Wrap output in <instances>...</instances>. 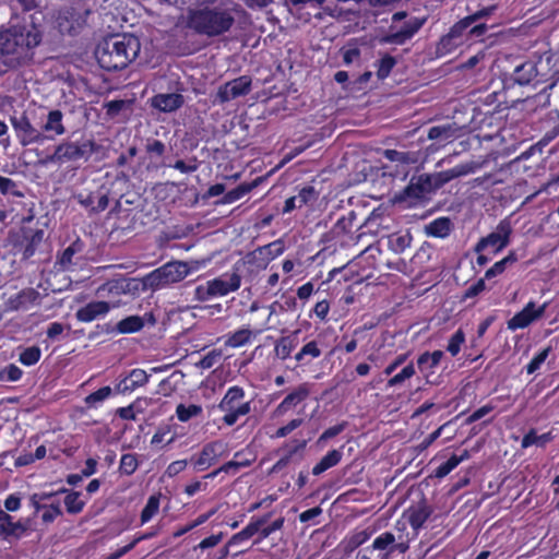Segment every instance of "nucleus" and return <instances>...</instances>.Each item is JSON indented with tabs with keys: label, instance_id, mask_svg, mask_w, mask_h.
<instances>
[{
	"label": "nucleus",
	"instance_id": "44",
	"mask_svg": "<svg viewBox=\"0 0 559 559\" xmlns=\"http://www.w3.org/2000/svg\"><path fill=\"white\" fill-rule=\"evenodd\" d=\"M294 197L298 202L299 207H302L304 205L313 203L318 198V193L313 187H305L299 191L297 195Z\"/></svg>",
	"mask_w": 559,
	"mask_h": 559
},
{
	"label": "nucleus",
	"instance_id": "10",
	"mask_svg": "<svg viewBox=\"0 0 559 559\" xmlns=\"http://www.w3.org/2000/svg\"><path fill=\"white\" fill-rule=\"evenodd\" d=\"M435 185V177L432 174H423L413 177L404 189L401 200L421 201L426 199L431 192L438 190Z\"/></svg>",
	"mask_w": 559,
	"mask_h": 559
},
{
	"label": "nucleus",
	"instance_id": "56",
	"mask_svg": "<svg viewBox=\"0 0 559 559\" xmlns=\"http://www.w3.org/2000/svg\"><path fill=\"white\" fill-rule=\"evenodd\" d=\"M211 298H214V296H213L212 288H211L209 281L206 283L201 284L195 287V289H194V299L195 300L205 301Z\"/></svg>",
	"mask_w": 559,
	"mask_h": 559
},
{
	"label": "nucleus",
	"instance_id": "11",
	"mask_svg": "<svg viewBox=\"0 0 559 559\" xmlns=\"http://www.w3.org/2000/svg\"><path fill=\"white\" fill-rule=\"evenodd\" d=\"M512 233V226L508 218H504L499 222L496 227V230L489 234L488 236L481 238L476 247V252H481L488 247H495V251L499 252L503 248H506L510 242V235Z\"/></svg>",
	"mask_w": 559,
	"mask_h": 559
},
{
	"label": "nucleus",
	"instance_id": "23",
	"mask_svg": "<svg viewBox=\"0 0 559 559\" xmlns=\"http://www.w3.org/2000/svg\"><path fill=\"white\" fill-rule=\"evenodd\" d=\"M155 322L156 320L152 313H145L143 317L130 316L117 323V331L122 334L134 333L140 331L145 323L154 325Z\"/></svg>",
	"mask_w": 559,
	"mask_h": 559
},
{
	"label": "nucleus",
	"instance_id": "19",
	"mask_svg": "<svg viewBox=\"0 0 559 559\" xmlns=\"http://www.w3.org/2000/svg\"><path fill=\"white\" fill-rule=\"evenodd\" d=\"M431 514L430 508L426 503H419L409 508L403 515V521L408 523L413 528V537H416L418 531L423 527L425 522Z\"/></svg>",
	"mask_w": 559,
	"mask_h": 559
},
{
	"label": "nucleus",
	"instance_id": "38",
	"mask_svg": "<svg viewBox=\"0 0 559 559\" xmlns=\"http://www.w3.org/2000/svg\"><path fill=\"white\" fill-rule=\"evenodd\" d=\"M516 260L518 258L515 253L510 252L506 258L496 262L490 269L486 271L485 278H491L501 274L509 263H514Z\"/></svg>",
	"mask_w": 559,
	"mask_h": 559
},
{
	"label": "nucleus",
	"instance_id": "49",
	"mask_svg": "<svg viewBox=\"0 0 559 559\" xmlns=\"http://www.w3.org/2000/svg\"><path fill=\"white\" fill-rule=\"evenodd\" d=\"M461 462H463V457H457V455H452L447 462L441 464L436 469L437 477H444L449 473H451Z\"/></svg>",
	"mask_w": 559,
	"mask_h": 559
},
{
	"label": "nucleus",
	"instance_id": "45",
	"mask_svg": "<svg viewBox=\"0 0 559 559\" xmlns=\"http://www.w3.org/2000/svg\"><path fill=\"white\" fill-rule=\"evenodd\" d=\"M111 394V388L110 386H103L99 390L91 393L85 397V403L90 407L96 406L98 403L105 401L107 397H109Z\"/></svg>",
	"mask_w": 559,
	"mask_h": 559
},
{
	"label": "nucleus",
	"instance_id": "17",
	"mask_svg": "<svg viewBox=\"0 0 559 559\" xmlns=\"http://www.w3.org/2000/svg\"><path fill=\"white\" fill-rule=\"evenodd\" d=\"M210 285L214 297H223L229 293L236 292L241 285V277L237 273L226 274L210 280Z\"/></svg>",
	"mask_w": 559,
	"mask_h": 559
},
{
	"label": "nucleus",
	"instance_id": "13",
	"mask_svg": "<svg viewBox=\"0 0 559 559\" xmlns=\"http://www.w3.org/2000/svg\"><path fill=\"white\" fill-rule=\"evenodd\" d=\"M546 308V302L539 307H536V304L534 301H530L520 312L514 314L507 322L508 329L511 331H515L528 326L531 323L540 319L544 316Z\"/></svg>",
	"mask_w": 559,
	"mask_h": 559
},
{
	"label": "nucleus",
	"instance_id": "53",
	"mask_svg": "<svg viewBox=\"0 0 559 559\" xmlns=\"http://www.w3.org/2000/svg\"><path fill=\"white\" fill-rule=\"evenodd\" d=\"M250 191V186L248 185H240L234 190L228 191L224 198L223 203L229 204L234 203L237 200L241 199L243 195H246Z\"/></svg>",
	"mask_w": 559,
	"mask_h": 559
},
{
	"label": "nucleus",
	"instance_id": "40",
	"mask_svg": "<svg viewBox=\"0 0 559 559\" xmlns=\"http://www.w3.org/2000/svg\"><path fill=\"white\" fill-rule=\"evenodd\" d=\"M40 356H41L40 348L37 346H31L21 352L19 360L24 366H33L40 359Z\"/></svg>",
	"mask_w": 559,
	"mask_h": 559
},
{
	"label": "nucleus",
	"instance_id": "42",
	"mask_svg": "<svg viewBox=\"0 0 559 559\" xmlns=\"http://www.w3.org/2000/svg\"><path fill=\"white\" fill-rule=\"evenodd\" d=\"M306 447V441L298 442L293 449L288 451V453L280 459L271 468L270 473H277L282 471L285 466H287L293 457V455L299 451L302 450Z\"/></svg>",
	"mask_w": 559,
	"mask_h": 559
},
{
	"label": "nucleus",
	"instance_id": "20",
	"mask_svg": "<svg viewBox=\"0 0 559 559\" xmlns=\"http://www.w3.org/2000/svg\"><path fill=\"white\" fill-rule=\"evenodd\" d=\"M28 530V521L13 522V518L5 511L0 510V535L4 538H20Z\"/></svg>",
	"mask_w": 559,
	"mask_h": 559
},
{
	"label": "nucleus",
	"instance_id": "1",
	"mask_svg": "<svg viewBox=\"0 0 559 559\" xmlns=\"http://www.w3.org/2000/svg\"><path fill=\"white\" fill-rule=\"evenodd\" d=\"M141 44L132 34H116L105 38L96 48L99 66L107 71L127 68L139 55Z\"/></svg>",
	"mask_w": 559,
	"mask_h": 559
},
{
	"label": "nucleus",
	"instance_id": "61",
	"mask_svg": "<svg viewBox=\"0 0 559 559\" xmlns=\"http://www.w3.org/2000/svg\"><path fill=\"white\" fill-rule=\"evenodd\" d=\"M350 228H352V219L343 216L337 219V222L335 223V225L332 229V233L334 235L346 234L347 231H349Z\"/></svg>",
	"mask_w": 559,
	"mask_h": 559
},
{
	"label": "nucleus",
	"instance_id": "54",
	"mask_svg": "<svg viewBox=\"0 0 559 559\" xmlns=\"http://www.w3.org/2000/svg\"><path fill=\"white\" fill-rule=\"evenodd\" d=\"M251 463H252V459H245L243 461L231 460V461H228L227 463L223 464L219 467V471H223L224 473H227V474H229V473L236 474L240 468L250 466Z\"/></svg>",
	"mask_w": 559,
	"mask_h": 559
},
{
	"label": "nucleus",
	"instance_id": "25",
	"mask_svg": "<svg viewBox=\"0 0 559 559\" xmlns=\"http://www.w3.org/2000/svg\"><path fill=\"white\" fill-rule=\"evenodd\" d=\"M148 374L143 369H133L117 385L120 393L132 392L139 386H143L148 381Z\"/></svg>",
	"mask_w": 559,
	"mask_h": 559
},
{
	"label": "nucleus",
	"instance_id": "34",
	"mask_svg": "<svg viewBox=\"0 0 559 559\" xmlns=\"http://www.w3.org/2000/svg\"><path fill=\"white\" fill-rule=\"evenodd\" d=\"M551 440L552 436L550 432L537 435L535 430H531L523 437L521 445L522 448H528L531 445H537L543 448Z\"/></svg>",
	"mask_w": 559,
	"mask_h": 559
},
{
	"label": "nucleus",
	"instance_id": "2",
	"mask_svg": "<svg viewBox=\"0 0 559 559\" xmlns=\"http://www.w3.org/2000/svg\"><path fill=\"white\" fill-rule=\"evenodd\" d=\"M35 26H13L0 33V55L3 64L14 68L32 57V50L40 43Z\"/></svg>",
	"mask_w": 559,
	"mask_h": 559
},
{
	"label": "nucleus",
	"instance_id": "52",
	"mask_svg": "<svg viewBox=\"0 0 559 559\" xmlns=\"http://www.w3.org/2000/svg\"><path fill=\"white\" fill-rule=\"evenodd\" d=\"M396 61L391 56L383 57L378 64L377 75L379 79H385L389 76Z\"/></svg>",
	"mask_w": 559,
	"mask_h": 559
},
{
	"label": "nucleus",
	"instance_id": "36",
	"mask_svg": "<svg viewBox=\"0 0 559 559\" xmlns=\"http://www.w3.org/2000/svg\"><path fill=\"white\" fill-rule=\"evenodd\" d=\"M396 542L395 534L385 532L379 535L372 544V548L376 550H389L382 559H386L389 554L393 551V544Z\"/></svg>",
	"mask_w": 559,
	"mask_h": 559
},
{
	"label": "nucleus",
	"instance_id": "33",
	"mask_svg": "<svg viewBox=\"0 0 559 559\" xmlns=\"http://www.w3.org/2000/svg\"><path fill=\"white\" fill-rule=\"evenodd\" d=\"M443 355L442 350H435L433 353L425 352L418 357L417 365L421 371L432 369L440 364Z\"/></svg>",
	"mask_w": 559,
	"mask_h": 559
},
{
	"label": "nucleus",
	"instance_id": "37",
	"mask_svg": "<svg viewBox=\"0 0 559 559\" xmlns=\"http://www.w3.org/2000/svg\"><path fill=\"white\" fill-rule=\"evenodd\" d=\"M295 347L296 344L292 337H281L275 344L274 353L277 358L285 360L290 356Z\"/></svg>",
	"mask_w": 559,
	"mask_h": 559
},
{
	"label": "nucleus",
	"instance_id": "5",
	"mask_svg": "<svg viewBox=\"0 0 559 559\" xmlns=\"http://www.w3.org/2000/svg\"><path fill=\"white\" fill-rule=\"evenodd\" d=\"M551 58H538L528 60L515 67L513 71V81L520 85L534 83L535 85L544 83L551 73Z\"/></svg>",
	"mask_w": 559,
	"mask_h": 559
},
{
	"label": "nucleus",
	"instance_id": "57",
	"mask_svg": "<svg viewBox=\"0 0 559 559\" xmlns=\"http://www.w3.org/2000/svg\"><path fill=\"white\" fill-rule=\"evenodd\" d=\"M284 525V518H278L274 522H272L270 525H262L260 531V539L267 538L272 533L280 531Z\"/></svg>",
	"mask_w": 559,
	"mask_h": 559
},
{
	"label": "nucleus",
	"instance_id": "41",
	"mask_svg": "<svg viewBox=\"0 0 559 559\" xmlns=\"http://www.w3.org/2000/svg\"><path fill=\"white\" fill-rule=\"evenodd\" d=\"M201 412H202L201 406L194 405V404L189 405V406L179 404L176 408V414H177L178 419L183 423L188 421L189 419H191L194 416H198L199 414H201Z\"/></svg>",
	"mask_w": 559,
	"mask_h": 559
},
{
	"label": "nucleus",
	"instance_id": "48",
	"mask_svg": "<svg viewBox=\"0 0 559 559\" xmlns=\"http://www.w3.org/2000/svg\"><path fill=\"white\" fill-rule=\"evenodd\" d=\"M138 467V460L134 454H123L120 460V472L126 475H131Z\"/></svg>",
	"mask_w": 559,
	"mask_h": 559
},
{
	"label": "nucleus",
	"instance_id": "12",
	"mask_svg": "<svg viewBox=\"0 0 559 559\" xmlns=\"http://www.w3.org/2000/svg\"><path fill=\"white\" fill-rule=\"evenodd\" d=\"M423 24V20L412 17L405 21L402 26L390 25L388 34L384 35L380 41L384 44L403 45L420 29Z\"/></svg>",
	"mask_w": 559,
	"mask_h": 559
},
{
	"label": "nucleus",
	"instance_id": "6",
	"mask_svg": "<svg viewBox=\"0 0 559 559\" xmlns=\"http://www.w3.org/2000/svg\"><path fill=\"white\" fill-rule=\"evenodd\" d=\"M245 392L240 386H231L227 390L223 400L218 404V408L225 413L223 421L227 426L236 424L239 417L247 415L250 412V403H241Z\"/></svg>",
	"mask_w": 559,
	"mask_h": 559
},
{
	"label": "nucleus",
	"instance_id": "26",
	"mask_svg": "<svg viewBox=\"0 0 559 559\" xmlns=\"http://www.w3.org/2000/svg\"><path fill=\"white\" fill-rule=\"evenodd\" d=\"M183 96L178 93L157 94L152 98V106L164 112H170L180 108Z\"/></svg>",
	"mask_w": 559,
	"mask_h": 559
},
{
	"label": "nucleus",
	"instance_id": "64",
	"mask_svg": "<svg viewBox=\"0 0 559 559\" xmlns=\"http://www.w3.org/2000/svg\"><path fill=\"white\" fill-rule=\"evenodd\" d=\"M493 409L491 405H484L466 418V424H472L488 415Z\"/></svg>",
	"mask_w": 559,
	"mask_h": 559
},
{
	"label": "nucleus",
	"instance_id": "15",
	"mask_svg": "<svg viewBox=\"0 0 559 559\" xmlns=\"http://www.w3.org/2000/svg\"><path fill=\"white\" fill-rule=\"evenodd\" d=\"M250 87L251 80L246 75L239 76L222 85L217 92V98L221 103H226L247 95L250 92Z\"/></svg>",
	"mask_w": 559,
	"mask_h": 559
},
{
	"label": "nucleus",
	"instance_id": "14",
	"mask_svg": "<svg viewBox=\"0 0 559 559\" xmlns=\"http://www.w3.org/2000/svg\"><path fill=\"white\" fill-rule=\"evenodd\" d=\"M227 452V444L223 441H213L205 444L198 455L194 459V466L199 471H204L212 466L219 457H223Z\"/></svg>",
	"mask_w": 559,
	"mask_h": 559
},
{
	"label": "nucleus",
	"instance_id": "63",
	"mask_svg": "<svg viewBox=\"0 0 559 559\" xmlns=\"http://www.w3.org/2000/svg\"><path fill=\"white\" fill-rule=\"evenodd\" d=\"M187 464H188L187 460H178V461L171 462L166 469V475L169 477H174V476L178 475L187 467Z\"/></svg>",
	"mask_w": 559,
	"mask_h": 559
},
{
	"label": "nucleus",
	"instance_id": "24",
	"mask_svg": "<svg viewBox=\"0 0 559 559\" xmlns=\"http://www.w3.org/2000/svg\"><path fill=\"white\" fill-rule=\"evenodd\" d=\"M269 519L270 514L264 515L255 521H251L243 530L231 536V538L227 543V547L239 546L245 540L251 538L254 534H257L260 531L262 525L267 523Z\"/></svg>",
	"mask_w": 559,
	"mask_h": 559
},
{
	"label": "nucleus",
	"instance_id": "50",
	"mask_svg": "<svg viewBox=\"0 0 559 559\" xmlns=\"http://www.w3.org/2000/svg\"><path fill=\"white\" fill-rule=\"evenodd\" d=\"M465 341V335L461 330H457L450 338L447 350L452 355L456 356L460 350L461 346Z\"/></svg>",
	"mask_w": 559,
	"mask_h": 559
},
{
	"label": "nucleus",
	"instance_id": "43",
	"mask_svg": "<svg viewBox=\"0 0 559 559\" xmlns=\"http://www.w3.org/2000/svg\"><path fill=\"white\" fill-rule=\"evenodd\" d=\"M80 243L74 242L62 252L59 259V263L64 270H68L70 266L75 264L73 257L78 251H80Z\"/></svg>",
	"mask_w": 559,
	"mask_h": 559
},
{
	"label": "nucleus",
	"instance_id": "18",
	"mask_svg": "<svg viewBox=\"0 0 559 559\" xmlns=\"http://www.w3.org/2000/svg\"><path fill=\"white\" fill-rule=\"evenodd\" d=\"M119 307V304H109L107 301H92L76 312V318L81 322H91L95 319L105 316L111 308Z\"/></svg>",
	"mask_w": 559,
	"mask_h": 559
},
{
	"label": "nucleus",
	"instance_id": "31",
	"mask_svg": "<svg viewBox=\"0 0 559 559\" xmlns=\"http://www.w3.org/2000/svg\"><path fill=\"white\" fill-rule=\"evenodd\" d=\"M253 332L250 329H239L229 334L225 340V346L237 348L250 343Z\"/></svg>",
	"mask_w": 559,
	"mask_h": 559
},
{
	"label": "nucleus",
	"instance_id": "7",
	"mask_svg": "<svg viewBox=\"0 0 559 559\" xmlns=\"http://www.w3.org/2000/svg\"><path fill=\"white\" fill-rule=\"evenodd\" d=\"M90 10L81 3L64 5L57 12L56 24L62 34H75L85 23Z\"/></svg>",
	"mask_w": 559,
	"mask_h": 559
},
{
	"label": "nucleus",
	"instance_id": "47",
	"mask_svg": "<svg viewBox=\"0 0 559 559\" xmlns=\"http://www.w3.org/2000/svg\"><path fill=\"white\" fill-rule=\"evenodd\" d=\"M415 374V368L413 364L405 366L399 373L393 376L389 381V386H396L402 384L405 380L412 378Z\"/></svg>",
	"mask_w": 559,
	"mask_h": 559
},
{
	"label": "nucleus",
	"instance_id": "29",
	"mask_svg": "<svg viewBox=\"0 0 559 559\" xmlns=\"http://www.w3.org/2000/svg\"><path fill=\"white\" fill-rule=\"evenodd\" d=\"M451 221L448 217H439L425 227V231L428 236L444 238L451 231Z\"/></svg>",
	"mask_w": 559,
	"mask_h": 559
},
{
	"label": "nucleus",
	"instance_id": "59",
	"mask_svg": "<svg viewBox=\"0 0 559 559\" xmlns=\"http://www.w3.org/2000/svg\"><path fill=\"white\" fill-rule=\"evenodd\" d=\"M302 424V419L295 418L292 419L286 426L278 428L275 432V438H284L295 429H297Z\"/></svg>",
	"mask_w": 559,
	"mask_h": 559
},
{
	"label": "nucleus",
	"instance_id": "16",
	"mask_svg": "<svg viewBox=\"0 0 559 559\" xmlns=\"http://www.w3.org/2000/svg\"><path fill=\"white\" fill-rule=\"evenodd\" d=\"M483 167V163L479 162H467L464 164L456 165L455 167L451 169H447L443 171L435 173L432 174L435 177V185L438 186V188H441L445 183L450 182L453 179H456L459 177H463L469 174H474L477 169H480Z\"/></svg>",
	"mask_w": 559,
	"mask_h": 559
},
{
	"label": "nucleus",
	"instance_id": "27",
	"mask_svg": "<svg viewBox=\"0 0 559 559\" xmlns=\"http://www.w3.org/2000/svg\"><path fill=\"white\" fill-rule=\"evenodd\" d=\"M472 24L469 23V21L467 20V17H464L462 19L461 21H459L457 23H455L450 32L443 36L440 40V44H439V49H442V50H445V51H449L451 49V46L452 45H456L455 40L461 37V35L463 34V32L469 27Z\"/></svg>",
	"mask_w": 559,
	"mask_h": 559
},
{
	"label": "nucleus",
	"instance_id": "62",
	"mask_svg": "<svg viewBox=\"0 0 559 559\" xmlns=\"http://www.w3.org/2000/svg\"><path fill=\"white\" fill-rule=\"evenodd\" d=\"M486 288L485 278H479L476 283L472 284L464 294L465 298H473L484 292Z\"/></svg>",
	"mask_w": 559,
	"mask_h": 559
},
{
	"label": "nucleus",
	"instance_id": "58",
	"mask_svg": "<svg viewBox=\"0 0 559 559\" xmlns=\"http://www.w3.org/2000/svg\"><path fill=\"white\" fill-rule=\"evenodd\" d=\"M43 510L44 513L41 515V519L45 523H51L52 521H55L57 516L61 515V509L59 503H52L49 507H45Z\"/></svg>",
	"mask_w": 559,
	"mask_h": 559
},
{
	"label": "nucleus",
	"instance_id": "28",
	"mask_svg": "<svg viewBox=\"0 0 559 559\" xmlns=\"http://www.w3.org/2000/svg\"><path fill=\"white\" fill-rule=\"evenodd\" d=\"M460 128L456 123H445L441 126H435L428 131V139L430 140H439V141H449L455 139Z\"/></svg>",
	"mask_w": 559,
	"mask_h": 559
},
{
	"label": "nucleus",
	"instance_id": "39",
	"mask_svg": "<svg viewBox=\"0 0 559 559\" xmlns=\"http://www.w3.org/2000/svg\"><path fill=\"white\" fill-rule=\"evenodd\" d=\"M159 509V497L158 496H151L143 508L141 512V523L144 524L148 522L157 512Z\"/></svg>",
	"mask_w": 559,
	"mask_h": 559
},
{
	"label": "nucleus",
	"instance_id": "55",
	"mask_svg": "<svg viewBox=\"0 0 559 559\" xmlns=\"http://www.w3.org/2000/svg\"><path fill=\"white\" fill-rule=\"evenodd\" d=\"M22 374L23 371L17 366L11 364L0 371V380L17 381Z\"/></svg>",
	"mask_w": 559,
	"mask_h": 559
},
{
	"label": "nucleus",
	"instance_id": "32",
	"mask_svg": "<svg viewBox=\"0 0 559 559\" xmlns=\"http://www.w3.org/2000/svg\"><path fill=\"white\" fill-rule=\"evenodd\" d=\"M321 349L316 341H311L305 344L301 349L295 355V359L298 362L308 364L310 359H314L321 356Z\"/></svg>",
	"mask_w": 559,
	"mask_h": 559
},
{
	"label": "nucleus",
	"instance_id": "51",
	"mask_svg": "<svg viewBox=\"0 0 559 559\" xmlns=\"http://www.w3.org/2000/svg\"><path fill=\"white\" fill-rule=\"evenodd\" d=\"M551 348L550 347H546L544 348L540 353H538L531 361L530 364L526 366V371L528 374H532L534 373L535 371H537L540 366L545 362V360L547 359L549 353H550Z\"/></svg>",
	"mask_w": 559,
	"mask_h": 559
},
{
	"label": "nucleus",
	"instance_id": "8",
	"mask_svg": "<svg viewBox=\"0 0 559 559\" xmlns=\"http://www.w3.org/2000/svg\"><path fill=\"white\" fill-rule=\"evenodd\" d=\"M95 148L96 144L91 140L82 143L62 142L56 147L55 153L47 157L46 163H63L81 158L87 159L95 152Z\"/></svg>",
	"mask_w": 559,
	"mask_h": 559
},
{
	"label": "nucleus",
	"instance_id": "30",
	"mask_svg": "<svg viewBox=\"0 0 559 559\" xmlns=\"http://www.w3.org/2000/svg\"><path fill=\"white\" fill-rule=\"evenodd\" d=\"M406 523L402 521H397L395 524V530L397 532L396 542L393 544V550H399L401 554H404L409 548V542L414 539L413 534L409 535V533L404 534L406 531Z\"/></svg>",
	"mask_w": 559,
	"mask_h": 559
},
{
	"label": "nucleus",
	"instance_id": "46",
	"mask_svg": "<svg viewBox=\"0 0 559 559\" xmlns=\"http://www.w3.org/2000/svg\"><path fill=\"white\" fill-rule=\"evenodd\" d=\"M67 511L72 514H76L82 511L84 502L80 499L79 492H70L64 499Z\"/></svg>",
	"mask_w": 559,
	"mask_h": 559
},
{
	"label": "nucleus",
	"instance_id": "35",
	"mask_svg": "<svg viewBox=\"0 0 559 559\" xmlns=\"http://www.w3.org/2000/svg\"><path fill=\"white\" fill-rule=\"evenodd\" d=\"M383 156L390 162H396L405 165L415 164L417 156L415 153L401 152L396 150H385Z\"/></svg>",
	"mask_w": 559,
	"mask_h": 559
},
{
	"label": "nucleus",
	"instance_id": "60",
	"mask_svg": "<svg viewBox=\"0 0 559 559\" xmlns=\"http://www.w3.org/2000/svg\"><path fill=\"white\" fill-rule=\"evenodd\" d=\"M342 459V452L340 450H332L328 452L320 461L326 466V468H331L338 464Z\"/></svg>",
	"mask_w": 559,
	"mask_h": 559
},
{
	"label": "nucleus",
	"instance_id": "4",
	"mask_svg": "<svg viewBox=\"0 0 559 559\" xmlns=\"http://www.w3.org/2000/svg\"><path fill=\"white\" fill-rule=\"evenodd\" d=\"M189 271L188 264L185 262H168L146 274L142 280V284L147 289H160L182 281L188 276Z\"/></svg>",
	"mask_w": 559,
	"mask_h": 559
},
{
	"label": "nucleus",
	"instance_id": "21",
	"mask_svg": "<svg viewBox=\"0 0 559 559\" xmlns=\"http://www.w3.org/2000/svg\"><path fill=\"white\" fill-rule=\"evenodd\" d=\"M310 394L307 384L298 385L290 392L275 408L276 416H284L288 411L295 408L298 404L304 402Z\"/></svg>",
	"mask_w": 559,
	"mask_h": 559
},
{
	"label": "nucleus",
	"instance_id": "9",
	"mask_svg": "<svg viewBox=\"0 0 559 559\" xmlns=\"http://www.w3.org/2000/svg\"><path fill=\"white\" fill-rule=\"evenodd\" d=\"M11 123L22 146L43 144L48 139L41 128H36L24 114L11 117Z\"/></svg>",
	"mask_w": 559,
	"mask_h": 559
},
{
	"label": "nucleus",
	"instance_id": "3",
	"mask_svg": "<svg viewBox=\"0 0 559 559\" xmlns=\"http://www.w3.org/2000/svg\"><path fill=\"white\" fill-rule=\"evenodd\" d=\"M235 22L227 9H198L189 14V26L200 34L218 36L230 29Z\"/></svg>",
	"mask_w": 559,
	"mask_h": 559
},
{
	"label": "nucleus",
	"instance_id": "22",
	"mask_svg": "<svg viewBox=\"0 0 559 559\" xmlns=\"http://www.w3.org/2000/svg\"><path fill=\"white\" fill-rule=\"evenodd\" d=\"M41 131L49 138L60 136L66 133L63 124V114L59 109L49 110L44 119Z\"/></svg>",
	"mask_w": 559,
	"mask_h": 559
}]
</instances>
